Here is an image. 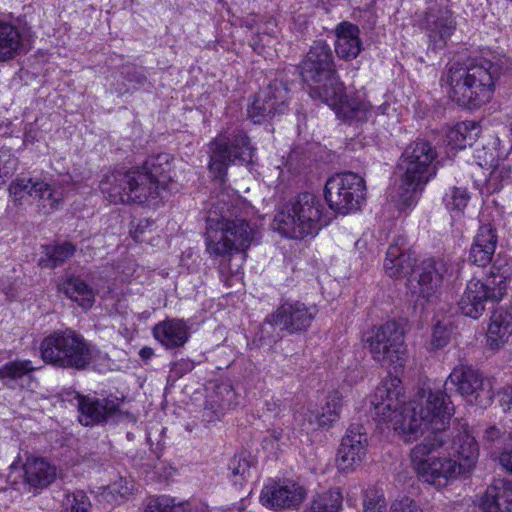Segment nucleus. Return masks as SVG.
<instances>
[{"label":"nucleus","mask_w":512,"mask_h":512,"mask_svg":"<svg viewBox=\"0 0 512 512\" xmlns=\"http://www.w3.org/2000/svg\"><path fill=\"white\" fill-rule=\"evenodd\" d=\"M371 404L374 419L398 431L405 442L416 440L426 429L433 431L410 452L412 466L423 482L445 487L474 467L479 449L468 431L459 432L452 441L438 433L453 412L444 391H423L417 399L406 402L400 380L393 378L376 388Z\"/></svg>","instance_id":"f257e3e1"},{"label":"nucleus","mask_w":512,"mask_h":512,"mask_svg":"<svg viewBox=\"0 0 512 512\" xmlns=\"http://www.w3.org/2000/svg\"><path fill=\"white\" fill-rule=\"evenodd\" d=\"M237 198L220 192L211 197L207 212L206 247L212 257H222L219 272L225 285L232 287L242 280L245 251L254 231L246 220L236 216Z\"/></svg>","instance_id":"f03ea898"},{"label":"nucleus","mask_w":512,"mask_h":512,"mask_svg":"<svg viewBox=\"0 0 512 512\" xmlns=\"http://www.w3.org/2000/svg\"><path fill=\"white\" fill-rule=\"evenodd\" d=\"M512 69L506 56L472 60L466 64L453 63L441 81L449 97L461 106L478 108L492 98L496 83Z\"/></svg>","instance_id":"7ed1b4c3"},{"label":"nucleus","mask_w":512,"mask_h":512,"mask_svg":"<svg viewBox=\"0 0 512 512\" xmlns=\"http://www.w3.org/2000/svg\"><path fill=\"white\" fill-rule=\"evenodd\" d=\"M170 159L166 153L150 156L141 167L107 173L99 187L109 201L115 204H142L149 199H156L171 178Z\"/></svg>","instance_id":"20e7f679"},{"label":"nucleus","mask_w":512,"mask_h":512,"mask_svg":"<svg viewBox=\"0 0 512 512\" xmlns=\"http://www.w3.org/2000/svg\"><path fill=\"white\" fill-rule=\"evenodd\" d=\"M383 266L386 274L391 278L410 275L408 279L410 291L426 302L437 299L442 283L450 272V265L442 258L424 259L416 266V257L403 236L393 239L387 249Z\"/></svg>","instance_id":"39448f33"},{"label":"nucleus","mask_w":512,"mask_h":512,"mask_svg":"<svg viewBox=\"0 0 512 512\" xmlns=\"http://www.w3.org/2000/svg\"><path fill=\"white\" fill-rule=\"evenodd\" d=\"M309 95L327 104L334 111L345 99V88L337 74L333 52L328 44L317 41L310 47L300 65Z\"/></svg>","instance_id":"423d86ee"},{"label":"nucleus","mask_w":512,"mask_h":512,"mask_svg":"<svg viewBox=\"0 0 512 512\" xmlns=\"http://www.w3.org/2000/svg\"><path fill=\"white\" fill-rule=\"evenodd\" d=\"M43 361L58 368L84 370L96 358L98 350L83 335L72 329L56 330L40 344Z\"/></svg>","instance_id":"0eeeda50"},{"label":"nucleus","mask_w":512,"mask_h":512,"mask_svg":"<svg viewBox=\"0 0 512 512\" xmlns=\"http://www.w3.org/2000/svg\"><path fill=\"white\" fill-rule=\"evenodd\" d=\"M323 209L324 206L316 195L301 193L276 214L275 228L283 236L292 239L314 236L326 224Z\"/></svg>","instance_id":"6e6552de"},{"label":"nucleus","mask_w":512,"mask_h":512,"mask_svg":"<svg viewBox=\"0 0 512 512\" xmlns=\"http://www.w3.org/2000/svg\"><path fill=\"white\" fill-rule=\"evenodd\" d=\"M435 158V149L424 140H418L405 149L398 162L405 203H412L415 195L435 175V167L432 165Z\"/></svg>","instance_id":"1a4fd4ad"},{"label":"nucleus","mask_w":512,"mask_h":512,"mask_svg":"<svg viewBox=\"0 0 512 512\" xmlns=\"http://www.w3.org/2000/svg\"><path fill=\"white\" fill-rule=\"evenodd\" d=\"M209 169L214 178L224 183L229 165L252 161L254 148L247 135L241 130L225 132L210 142Z\"/></svg>","instance_id":"9d476101"},{"label":"nucleus","mask_w":512,"mask_h":512,"mask_svg":"<svg viewBox=\"0 0 512 512\" xmlns=\"http://www.w3.org/2000/svg\"><path fill=\"white\" fill-rule=\"evenodd\" d=\"M72 186L70 175H62L51 183L33 178H17L10 184L9 194L15 201H21L25 196L33 197L43 213L50 214L61 207Z\"/></svg>","instance_id":"9b49d317"},{"label":"nucleus","mask_w":512,"mask_h":512,"mask_svg":"<svg viewBox=\"0 0 512 512\" xmlns=\"http://www.w3.org/2000/svg\"><path fill=\"white\" fill-rule=\"evenodd\" d=\"M370 352L375 361L383 367L396 371L404 366L407 350L404 330L396 321H387L378 327L368 339Z\"/></svg>","instance_id":"f8f14e48"},{"label":"nucleus","mask_w":512,"mask_h":512,"mask_svg":"<svg viewBox=\"0 0 512 512\" xmlns=\"http://www.w3.org/2000/svg\"><path fill=\"white\" fill-rule=\"evenodd\" d=\"M365 181L353 172L339 173L330 177L325 184V199L329 207L348 214L360 208L365 201Z\"/></svg>","instance_id":"ddd939ff"},{"label":"nucleus","mask_w":512,"mask_h":512,"mask_svg":"<svg viewBox=\"0 0 512 512\" xmlns=\"http://www.w3.org/2000/svg\"><path fill=\"white\" fill-rule=\"evenodd\" d=\"M317 314L315 306H307L299 301L284 302L274 313L266 317L265 324L261 328L262 337H268L271 341L281 338L270 330L279 328L289 334L306 331Z\"/></svg>","instance_id":"4468645a"},{"label":"nucleus","mask_w":512,"mask_h":512,"mask_svg":"<svg viewBox=\"0 0 512 512\" xmlns=\"http://www.w3.org/2000/svg\"><path fill=\"white\" fill-rule=\"evenodd\" d=\"M433 49L444 48L456 30L449 0H430L419 19Z\"/></svg>","instance_id":"2eb2a0df"},{"label":"nucleus","mask_w":512,"mask_h":512,"mask_svg":"<svg viewBox=\"0 0 512 512\" xmlns=\"http://www.w3.org/2000/svg\"><path fill=\"white\" fill-rule=\"evenodd\" d=\"M506 292V286L502 279L496 278L482 282L471 279L458 302L460 312L472 319H478L485 311L487 302L495 303L502 300Z\"/></svg>","instance_id":"dca6fc26"},{"label":"nucleus","mask_w":512,"mask_h":512,"mask_svg":"<svg viewBox=\"0 0 512 512\" xmlns=\"http://www.w3.org/2000/svg\"><path fill=\"white\" fill-rule=\"evenodd\" d=\"M454 386L471 404L486 408L492 403L493 394L485 388L483 375L472 366L459 364L448 376L445 386Z\"/></svg>","instance_id":"f3484780"},{"label":"nucleus","mask_w":512,"mask_h":512,"mask_svg":"<svg viewBox=\"0 0 512 512\" xmlns=\"http://www.w3.org/2000/svg\"><path fill=\"white\" fill-rule=\"evenodd\" d=\"M56 477V469L44 459H27L23 468L15 465L10 466V472L7 476V482L19 490L20 485L25 490L37 492L48 487Z\"/></svg>","instance_id":"a211bd4d"},{"label":"nucleus","mask_w":512,"mask_h":512,"mask_svg":"<svg viewBox=\"0 0 512 512\" xmlns=\"http://www.w3.org/2000/svg\"><path fill=\"white\" fill-rule=\"evenodd\" d=\"M306 495L303 485L292 479H283L265 484L260 494V502L274 511L292 510L301 505Z\"/></svg>","instance_id":"6ab92c4d"},{"label":"nucleus","mask_w":512,"mask_h":512,"mask_svg":"<svg viewBox=\"0 0 512 512\" xmlns=\"http://www.w3.org/2000/svg\"><path fill=\"white\" fill-rule=\"evenodd\" d=\"M288 88L278 80L261 90L248 107V115L254 123H262L287 110Z\"/></svg>","instance_id":"aec40b11"},{"label":"nucleus","mask_w":512,"mask_h":512,"mask_svg":"<svg viewBox=\"0 0 512 512\" xmlns=\"http://www.w3.org/2000/svg\"><path fill=\"white\" fill-rule=\"evenodd\" d=\"M367 446L368 437L364 427L360 424L350 425L338 449V468L349 471L360 465L366 456Z\"/></svg>","instance_id":"412c9836"},{"label":"nucleus","mask_w":512,"mask_h":512,"mask_svg":"<svg viewBox=\"0 0 512 512\" xmlns=\"http://www.w3.org/2000/svg\"><path fill=\"white\" fill-rule=\"evenodd\" d=\"M74 399L77 401L79 421L85 426L106 421L118 412L120 406L117 398L99 399L75 393Z\"/></svg>","instance_id":"4be33fe9"},{"label":"nucleus","mask_w":512,"mask_h":512,"mask_svg":"<svg viewBox=\"0 0 512 512\" xmlns=\"http://www.w3.org/2000/svg\"><path fill=\"white\" fill-rule=\"evenodd\" d=\"M497 242L495 227L490 223L481 224L471 245L469 260L479 267H485L494 256Z\"/></svg>","instance_id":"5701e85b"},{"label":"nucleus","mask_w":512,"mask_h":512,"mask_svg":"<svg viewBox=\"0 0 512 512\" xmlns=\"http://www.w3.org/2000/svg\"><path fill=\"white\" fill-rule=\"evenodd\" d=\"M480 508L483 512H512V483L495 480L482 496Z\"/></svg>","instance_id":"b1692460"},{"label":"nucleus","mask_w":512,"mask_h":512,"mask_svg":"<svg viewBox=\"0 0 512 512\" xmlns=\"http://www.w3.org/2000/svg\"><path fill=\"white\" fill-rule=\"evenodd\" d=\"M35 367L30 360H13L0 367V379L10 389L29 388Z\"/></svg>","instance_id":"393cba45"},{"label":"nucleus","mask_w":512,"mask_h":512,"mask_svg":"<svg viewBox=\"0 0 512 512\" xmlns=\"http://www.w3.org/2000/svg\"><path fill=\"white\" fill-rule=\"evenodd\" d=\"M153 336L167 349L178 348L188 341V327L179 319L162 321L154 326Z\"/></svg>","instance_id":"a878e982"},{"label":"nucleus","mask_w":512,"mask_h":512,"mask_svg":"<svg viewBox=\"0 0 512 512\" xmlns=\"http://www.w3.org/2000/svg\"><path fill=\"white\" fill-rule=\"evenodd\" d=\"M359 34L360 30L355 24L343 21L337 25L335 51L340 58L351 60L359 55L362 49Z\"/></svg>","instance_id":"bb28decb"},{"label":"nucleus","mask_w":512,"mask_h":512,"mask_svg":"<svg viewBox=\"0 0 512 512\" xmlns=\"http://www.w3.org/2000/svg\"><path fill=\"white\" fill-rule=\"evenodd\" d=\"M24 52V38L20 29L0 20V63L8 62Z\"/></svg>","instance_id":"cd10ccee"},{"label":"nucleus","mask_w":512,"mask_h":512,"mask_svg":"<svg viewBox=\"0 0 512 512\" xmlns=\"http://www.w3.org/2000/svg\"><path fill=\"white\" fill-rule=\"evenodd\" d=\"M512 334V313L496 310L490 317L487 329V345L491 349L501 348Z\"/></svg>","instance_id":"c85d7f7f"},{"label":"nucleus","mask_w":512,"mask_h":512,"mask_svg":"<svg viewBox=\"0 0 512 512\" xmlns=\"http://www.w3.org/2000/svg\"><path fill=\"white\" fill-rule=\"evenodd\" d=\"M144 512H209L205 503L200 501L178 502L168 496L150 498Z\"/></svg>","instance_id":"c756f323"},{"label":"nucleus","mask_w":512,"mask_h":512,"mask_svg":"<svg viewBox=\"0 0 512 512\" xmlns=\"http://www.w3.org/2000/svg\"><path fill=\"white\" fill-rule=\"evenodd\" d=\"M389 106V103L386 102L375 107L367 101H360L357 99L349 100L345 95L343 103H341V106H339L335 111L336 113H343L349 119L366 121L372 113L377 115L385 114Z\"/></svg>","instance_id":"7c9ffc66"},{"label":"nucleus","mask_w":512,"mask_h":512,"mask_svg":"<svg viewBox=\"0 0 512 512\" xmlns=\"http://www.w3.org/2000/svg\"><path fill=\"white\" fill-rule=\"evenodd\" d=\"M480 129L474 122H460L446 133L447 146L451 149H464L476 140Z\"/></svg>","instance_id":"2f4dec72"},{"label":"nucleus","mask_w":512,"mask_h":512,"mask_svg":"<svg viewBox=\"0 0 512 512\" xmlns=\"http://www.w3.org/2000/svg\"><path fill=\"white\" fill-rule=\"evenodd\" d=\"M64 293L74 302H77L84 309L90 308L95 300L93 289L81 278L69 277L63 283Z\"/></svg>","instance_id":"473e14b6"},{"label":"nucleus","mask_w":512,"mask_h":512,"mask_svg":"<svg viewBox=\"0 0 512 512\" xmlns=\"http://www.w3.org/2000/svg\"><path fill=\"white\" fill-rule=\"evenodd\" d=\"M134 484L132 480L119 477L118 480L102 488L99 493V501H106L110 505L123 503L132 494Z\"/></svg>","instance_id":"72a5a7b5"},{"label":"nucleus","mask_w":512,"mask_h":512,"mask_svg":"<svg viewBox=\"0 0 512 512\" xmlns=\"http://www.w3.org/2000/svg\"><path fill=\"white\" fill-rule=\"evenodd\" d=\"M342 409V396L338 391H333L327 396L325 406L321 413L315 415V424L318 427H329L339 419Z\"/></svg>","instance_id":"f704fd0d"},{"label":"nucleus","mask_w":512,"mask_h":512,"mask_svg":"<svg viewBox=\"0 0 512 512\" xmlns=\"http://www.w3.org/2000/svg\"><path fill=\"white\" fill-rule=\"evenodd\" d=\"M341 506V493L338 490H330L314 498L305 512H338Z\"/></svg>","instance_id":"c9c22d12"},{"label":"nucleus","mask_w":512,"mask_h":512,"mask_svg":"<svg viewBox=\"0 0 512 512\" xmlns=\"http://www.w3.org/2000/svg\"><path fill=\"white\" fill-rule=\"evenodd\" d=\"M253 459L249 452L241 451L230 460L228 469L231 472L232 481L241 484L250 475Z\"/></svg>","instance_id":"e433bc0d"},{"label":"nucleus","mask_w":512,"mask_h":512,"mask_svg":"<svg viewBox=\"0 0 512 512\" xmlns=\"http://www.w3.org/2000/svg\"><path fill=\"white\" fill-rule=\"evenodd\" d=\"M470 196L466 189L452 187L445 194L443 201L446 208L456 215H460L467 206Z\"/></svg>","instance_id":"4c0bfd02"},{"label":"nucleus","mask_w":512,"mask_h":512,"mask_svg":"<svg viewBox=\"0 0 512 512\" xmlns=\"http://www.w3.org/2000/svg\"><path fill=\"white\" fill-rule=\"evenodd\" d=\"M75 251L76 247L72 243L64 242L56 246L47 247L46 255L51 267H57L72 257Z\"/></svg>","instance_id":"58836bf2"},{"label":"nucleus","mask_w":512,"mask_h":512,"mask_svg":"<svg viewBox=\"0 0 512 512\" xmlns=\"http://www.w3.org/2000/svg\"><path fill=\"white\" fill-rule=\"evenodd\" d=\"M18 166V159L10 148L0 147V187L12 176Z\"/></svg>","instance_id":"ea45409f"},{"label":"nucleus","mask_w":512,"mask_h":512,"mask_svg":"<svg viewBox=\"0 0 512 512\" xmlns=\"http://www.w3.org/2000/svg\"><path fill=\"white\" fill-rule=\"evenodd\" d=\"M66 504L70 509H67L66 512H89L91 507L89 498L83 491H76L72 494H68Z\"/></svg>","instance_id":"a19ab883"},{"label":"nucleus","mask_w":512,"mask_h":512,"mask_svg":"<svg viewBox=\"0 0 512 512\" xmlns=\"http://www.w3.org/2000/svg\"><path fill=\"white\" fill-rule=\"evenodd\" d=\"M363 507L366 509L371 508L378 512H385L386 501L383 492L376 489H368L364 495Z\"/></svg>","instance_id":"79ce46f5"},{"label":"nucleus","mask_w":512,"mask_h":512,"mask_svg":"<svg viewBox=\"0 0 512 512\" xmlns=\"http://www.w3.org/2000/svg\"><path fill=\"white\" fill-rule=\"evenodd\" d=\"M451 331L448 329V325L442 322H438L432 334V345L433 347L440 349L447 345L450 340Z\"/></svg>","instance_id":"37998d69"},{"label":"nucleus","mask_w":512,"mask_h":512,"mask_svg":"<svg viewBox=\"0 0 512 512\" xmlns=\"http://www.w3.org/2000/svg\"><path fill=\"white\" fill-rule=\"evenodd\" d=\"M124 78L130 82L136 84L138 87H142L147 82V77L143 67L138 66H126L122 72Z\"/></svg>","instance_id":"c03bdc74"},{"label":"nucleus","mask_w":512,"mask_h":512,"mask_svg":"<svg viewBox=\"0 0 512 512\" xmlns=\"http://www.w3.org/2000/svg\"><path fill=\"white\" fill-rule=\"evenodd\" d=\"M389 512H423L419 504L409 497L394 501Z\"/></svg>","instance_id":"a18cd8bd"},{"label":"nucleus","mask_w":512,"mask_h":512,"mask_svg":"<svg viewBox=\"0 0 512 512\" xmlns=\"http://www.w3.org/2000/svg\"><path fill=\"white\" fill-rule=\"evenodd\" d=\"M281 444H283V434L281 429L272 430L262 441L263 448L271 452H275L280 449Z\"/></svg>","instance_id":"49530a36"},{"label":"nucleus","mask_w":512,"mask_h":512,"mask_svg":"<svg viewBox=\"0 0 512 512\" xmlns=\"http://www.w3.org/2000/svg\"><path fill=\"white\" fill-rule=\"evenodd\" d=\"M151 226V222L148 219H140L137 222L132 221L130 224V234L135 241H140V236L145 230Z\"/></svg>","instance_id":"de8ad7c7"},{"label":"nucleus","mask_w":512,"mask_h":512,"mask_svg":"<svg viewBox=\"0 0 512 512\" xmlns=\"http://www.w3.org/2000/svg\"><path fill=\"white\" fill-rule=\"evenodd\" d=\"M283 410L282 402L279 399L271 398L264 403V414L278 417Z\"/></svg>","instance_id":"09e8293b"},{"label":"nucleus","mask_w":512,"mask_h":512,"mask_svg":"<svg viewBox=\"0 0 512 512\" xmlns=\"http://www.w3.org/2000/svg\"><path fill=\"white\" fill-rule=\"evenodd\" d=\"M500 464L505 470L512 473V448L500 455Z\"/></svg>","instance_id":"8fccbe9b"},{"label":"nucleus","mask_w":512,"mask_h":512,"mask_svg":"<svg viewBox=\"0 0 512 512\" xmlns=\"http://www.w3.org/2000/svg\"><path fill=\"white\" fill-rule=\"evenodd\" d=\"M500 437V430L495 426L486 429L484 438L489 441H494Z\"/></svg>","instance_id":"3c124183"},{"label":"nucleus","mask_w":512,"mask_h":512,"mask_svg":"<svg viewBox=\"0 0 512 512\" xmlns=\"http://www.w3.org/2000/svg\"><path fill=\"white\" fill-rule=\"evenodd\" d=\"M154 355V351L152 348L150 347H143L140 351H139V356L144 359V360H148L150 359L152 356Z\"/></svg>","instance_id":"603ef678"},{"label":"nucleus","mask_w":512,"mask_h":512,"mask_svg":"<svg viewBox=\"0 0 512 512\" xmlns=\"http://www.w3.org/2000/svg\"><path fill=\"white\" fill-rule=\"evenodd\" d=\"M503 170L495 169L492 171L489 179H497L502 176Z\"/></svg>","instance_id":"864d4df0"},{"label":"nucleus","mask_w":512,"mask_h":512,"mask_svg":"<svg viewBox=\"0 0 512 512\" xmlns=\"http://www.w3.org/2000/svg\"><path fill=\"white\" fill-rule=\"evenodd\" d=\"M510 2H512V0H509Z\"/></svg>","instance_id":"5fc2aeb1"}]
</instances>
